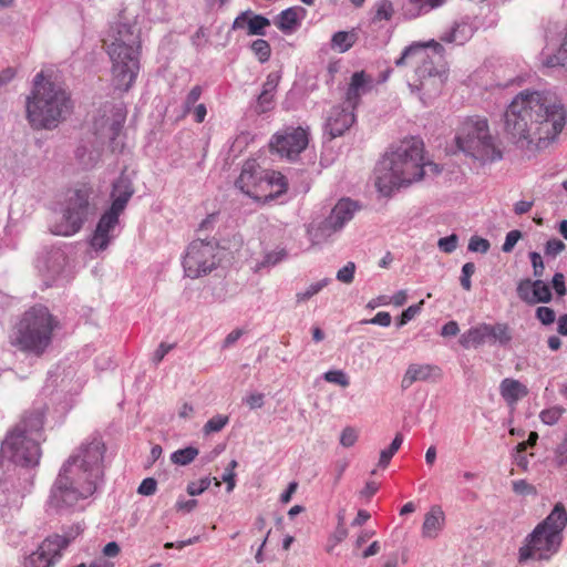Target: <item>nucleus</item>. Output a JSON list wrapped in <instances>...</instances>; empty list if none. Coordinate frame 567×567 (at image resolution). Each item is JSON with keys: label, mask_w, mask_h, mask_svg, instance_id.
<instances>
[{"label": "nucleus", "mask_w": 567, "mask_h": 567, "mask_svg": "<svg viewBox=\"0 0 567 567\" xmlns=\"http://www.w3.org/2000/svg\"><path fill=\"white\" fill-rule=\"evenodd\" d=\"M355 272V264L352 261H349L346 266H343L341 269L337 272V279L343 284H351L354 278Z\"/></svg>", "instance_id": "nucleus-47"}, {"label": "nucleus", "mask_w": 567, "mask_h": 567, "mask_svg": "<svg viewBox=\"0 0 567 567\" xmlns=\"http://www.w3.org/2000/svg\"><path fill=\"white\" fill-rule=\"evenodd\" d=\"M328 284V279L311 284L305 291H300L296 295L298 302H305L317 295Z\"/></svg>", "instance_id": "nucleus-40"}, {"label": "nucleus", "mask_w": 567, "mask_h": 567, "mask_svg": "<svg viewBox=\"0 0 567 567\" xmlns=\"http://www.w3.org/2000/svg\"><path fill=\"white\" fill-rule=\"evenodd\" d=\"M228 422L229 417L227 415L217 414L206 422L203 431L205 434L219 432L228 424Z\"/></svg>", "instance_id": "nucleus-39"}, {"label": "nucleus", "mask_w": 567, "mask_h": 567, "mask_svg": "<svg viewBox=\"0 0 567 567\" xmlns=\"http://www.w3.org/2000/svg\"><path fill=\"white\" fill-rule=\"evenodd\" d=\"M141 38L136 28L118 23L113 31V41L107 47L112 61V82L115 89L128 91L140 71Z\"/></svg>", "instance_id": "nucleus-6"}, {"label": "nucleus", "mask_w": 567, "mask_h": 567, "mask_svg": "<svg viewBox=\"0 0 567 567\" xmlns=\"http://www.w3.org/2000/svg\"><path fill=\"white\" fill-rule=\"evenodd\" d=\"M265 171H261L256 161H247L235 182L240 192L254 199H261L265 193Z\"/></svg>", "instance_id": "nucleus-16"}, {"label": "nucleus", "mask_w": 567, "mask_h": 567, "mask_svg": "<svg viewBox=\"0 0 567 567\" xmlns=\"http://www.w3.org/2000/svg\"><path fill=\"white\" fill-rule=\"evenodd\" d=\"M417 84H410L411 91L415 90L422 94L421 99L433 97L437 95L444 85L443 73L432 74L424 78H417Z\"/></svg>", "instance_id": "nucleus-26"}, {"label": "nucleus", "mask_w": 567, "mask_h": 567, "mask_svg": "<svg viewBox=\"0 0 567 567\" xmlns=\"http://www.w3.org/2000/svg\"><path fill=\"white\" fill-rule=\"evenodd\" d=\"M394 8L391 0H379L374 3L372 9V23H379L381 21H390L394 16Z\"/></svg>", "instance_id": "nucleus-29"}, {"label": "nucleus", "mask_w": 567, "mask_h": 567, "mask_svg": "<svg viewBox=\"0 0 567 567\" xmlns=\"http://www.w3.org/2000/svg\"><path fill=\"white\" fill-rule=\"evenodd\" d=\"M373 86L374 80L370 74L364 71L354 72L346 90L344 103L357 110L361 103V97L372 91Z\"/></svg>", "instance_id": "nucleus-20"}, {"label": "nucleus", "mask_w": 567, "mask_h": 567, "mask_svg": "<svg viewBox=\"0 0 567 567\" xmlns=\"http://www.w3.org/2000/svg\"><path fill=\"white\" fill-rule=\"evenodd\" d=\"M528 256L533 266L534 276L536 278H542L545 272V265L540 254H538L537 251H530Z\"/></svg>", "instance_id": "nucleus-50"}, {"label": "nucleus", "mask_w": 567, "mask_h": 567, "mask_svg": "<svg viewBox=\"0 0 567 567\" xmlns=\"http://www.w3.org/2000/svg\"><path fill=\"white\" fill-rule=\"evenodd\" d=\"M466 31L471 32V29L466 24H457L455 28L451 30L450 33L442 37V40L446 42H455L462 44L470 37V34L465 33Z\"/></svg>", "instance_id": "nucleus-37"}, {"label": "nucleus", "mask_w": 567, "mask_h": 567, "mask_svg": "<svg viewBox=\"0 0 567 567\" xmlns=\"http://www.w3.org/2000/svg\"><path fill=\"white\" fill-rule=\"evenodd\" d=\"M355 110L349 105L333 106L324 123V133L330 140L342 136L355 123Z\"/></svg>", "instance_id": "nucleus-18"}, {"label": "nucleus", "mask_w": 567, "mask_h": 567, "mask_svg": "<svg viewBox=\"0 0 567 567\" xmlns=\"http://www.w3.org/2000/svg\"><path fill=\"white\" fill-rule=\"evenodd\" d=\"M92 194L93 188L87 184L69 189L62 207V218L52 226L51 233L64 237L79 233L94 209Z\"/></svg>", "instance_id": "nucleus-9"}, {"label": "nucleus", "mask_w": 567, "mask_h": 567, "mask_svg": "<svg viewBox=\"0 0 567 567\" xmlns=\"http://www.w3.org/2000/svg\"><path fill=\"white\" fill-rule=\"evenodd\" d=\"M157 483L154 478L147 477L142 481L140 484L137 492L141 495L151 496L156 492Z\"/></svg>", "instance_id": "nucleus-55"}, {"label": "nucleus", "mask_w": 567, "mask_h": 567, "mask_svg": "<svg viewBox=\"0 0 567 567\" xmlns=\"http://www.w3.org/2000/svg\"><path fill=\"white\" fill-rule=\"evenodd\" d=\"M17 507V491H10L9 488L0 492V515L4 516L8 514V509Z\"/></svg>", "instance_id": "nucleus-38"}, {"label": "nucleus", "mask_w": 567, "mask_h": 567, "mask_svg": "<svg viewBox=\"0 0 567 567\" xmlns=\"http://www.w3.org/2000/svg\"><path fill=\"white\" fill-rule=\"evenodd\" d=\"M72 109L70 93L62 84L45 80L43 72L34 76L25 101L27 120L33 130H54L66 120Z\"/></svg>", "instance_id": "nucleus-5"}, {"label": "nucleus", "mask_w": 567, "mask_h": 567, "mask_svg": "<svg viewBox=\"0 0 567 567\" xmlns=\"http://www.w3.org/2000/svg\"><path fill=\"white\" fill-rule=\"evenodd\" d=\"M244 403L247 404L251 410L260 409L264 405V394L250 393L244 399Z\"/></svg>", "instance_id": "nucleus-59"}, {"label": "nucleus", "mask_w": 567, "mask_h": 567, "mask_svg": "<svg viewBox=\"0 0 567 567\" xmlns=\"http://www.w3.org/2000/svg\"><path fill=\"white\" fill-rule=\"evenodd\" d=\"M513 491L519 495H529L536 493L535 487L527 483L525 480L514 481Z\"/></svg>", "instance_id": "nucleus-56"}, {"label": "nucleus", "mask_w": 567, "mask_h": 567, "mask_svg": "<svg viewBox=\"0 0 567 567\" xmlns=\"http://www.w3.org/2000/svg\"><path fill=\"white\" fill-rule=\"evenodd\" d=\"M270 25L269 19L264 16L256 14L252 18L248 19V34L249 35H265V29Z\"/></svg>", "instance_id": "nucleus-33"}, {"label": "nucleus", "mask_w": 567, "mask_h": 567, "mask_svg": "<svg viewBox=\"0 0 567 567\" xmlns=\"http://www.w3.org/2000/svg\"><path fill=\"white\" fill-rule=\"evenodd\" d=\"M306 9L302 7H291L284 10L276 20V25L284 33H291L296 31L301 20L306 17Z\"/></svg>", "instance_id": "nucleus-25"}, {"label": "nucleus", "mask_w": 567, "mask_h": 567, "mask_svg": "<svg viewBox=\"0 0 567 567\" xmlns=\"http://www.w3.org/2000/svg\"><path fill=\"white\" fill-rule=\"evenodd\" d=\"M106 445L99 432L85 437L63 461L45 501L47 513L84 511L104 485Z\"/></svg>", "instance_id": "nucleus-1"}, {"label": "nucleus", "mask_w": 567, "mask_h": 567, "mask_svg": "<svg viewBox=\"0 0 567 567\" xmlns=\"http://www.w3.org/2000/svg\"><path fill=\"white\" fill-rule=\"evenodd\" d=\"M444 513L441 507H432L431 511L425 515L422 536L425 538H435L444 526Z\"/></svg>", "instance_id": "nucleus-28"}, {"label": "nucleus", "mask_w": 567, "mask_h": 567, "mask_svg": "<svg viewBox=\"0 0 567 567\" xmlns=\"http://www.w3.org/2000/svg\"><path fill=\"white\" fill-rule=\"evenodd\" d=\"M212 480L210 477L200 478L197 482H190L187 485V493L192 496L200 495L210 486Z\"/></svg>", "instance_id": "nucleus-48"}, {"label": "nucleus", "mask_w": 567, "mask_h": 567, "mask_svg": "<svg viewBox=\"0 0 567 567\" xmlns=\"http://www.w3.org/2000/svg\"><path fill=\"white\" fill-rule=\"evenodd\" d=\"M310 133L301 126H287L276 132L269 142V148L289 161H296L307 148Z\"/></svg>", "instance_id": "nucleus-15"}, {"label": "nucleus", "mask_w": 567, "mask_h": 567, "mask_svg": "<svg viewBox=\"0 0 567 567\" xmlns=\"http://www.w3.org/2000/svg\"><path fill=\"white\" fill-rule=\"evenodd\" d=\"M358 37L354 31H338L332 35L331 44L333 48L339 49L340 52H346L353 47Z\"/></svg>", "instance_id": "nucleus-30"}, {"label": "nucleus", "mask_w": 567, "mask_h": 567, "mask_svg": "<svg viewBox=\"0 0 567 567\" xmlns=\"http://www.w3.org/2000/svg\"><path fill=\"white\" fill-rule=\"evenodd\" d=\"M423 300L420 301L417 305H412L408 307L401 315L398 326L402 327L406 324L409 321H411L420 311L423 305Z\"/></svg>", "instance_id": "nucleus-51"}, {"label": "nucleus", "mask_w": 567, "mask_h": 567, "mask_svg": "<svg viewBox=\"0 0 567 567\" xmlns=\"http://www.w3.org/2000/svg\"><path fill=\"white\" fill-rule=\"evenodd\" d=\"M565 248L566 245L564 244V241L557 238H551L547 240L545 245V255L555 258L557 255L563 252Z\"/></svg>", "instance_id": "nucleus-49"}, {"label": "nucleus", "mask_w": 567, "mask_h": 567, "mask_svg": "<svg viewBox=\"0 0 567 567\" xmlns=\"http://www.w3.org/2000/svg\"><path fill=\"white\" fill-rule=\"evenodd\" d=\"M423 143L417 138L401 142L393 151L386 153L375 167V186L378 190L390 196L401 186L420 181L429 167L434 174L440 172L434 163H424Z\"/></svg>", "instance_id": "nucleus-3"}, {"label": "nucleus", "mask_w": 567, "mask_h": 567, "mask_svg": "<svg viewBox=\"0 0 567 567\" xmlns=\"http://www.w3.org/2000/svg\"><path fill=\"white\" fill-rule=\"evenodd\" d=\"M499 393L508 405L514 406L528 394V389L518 380L505 378L499 384Z\"/></svg>", "instance_id": "nucleus-24"}, {"label": "nucleus", "mask_w": 567, "mask_h": 567, "mask_svg": "<svg viewBox=\"0 0 567 567\" xmlns=\"http://www.w3.org/2000/svg\"><path fill=\"white\" fill-rule=\"evenodd\" d=\"M218 244L216 240H193L183 258V267L187 277L198 278L213 271L218 264Z\"/></svg>", "instance_id": "nucleus-13"}, {"label": "nucleus", "mask_w": 567, "mask_h": 567, "mask_svg": "<svg viewBox=\"0 0 567 567\" xmlns=\"http://www.w3.org/2000/svg\"><path fill=\"white\" fill-rule=\"evenodd\" d=\"M518 298L527 305L539 302L547 303L551 300V291L548 284L542 279H522L516 288Z\"/></svg>", "instance_id": "nucleus-19"}, {"label": "nucleus", "mask_w": 567, "mask_h": 567, "mask_svg": "<svg viewBox=\"0 0 567 567\" xmlns=\"http://www.w3.org/2000/svg\"><path fill=\"white\" fill-rule=\"evenodd\" d=\"M520 237H522V233L519 230L508 231L505 237V241L502 246V250L504 252H511L514 249L515 245L517 244V241L519 240Z\"/></svg>", "instance_id": "nucleus-54"}, {"label": "nucleus", "mask_w": 567, "mask_h": 567, "mask_svg": "<svg viewBox=\"0 0 567 567\" xmlns=\"http://www.w3.org/2000/svg\"><path fill=\"white\" fill-rule=\"evenodd\" d=\"M512 340L513 332L507 323H480L465 331L460 338V343L466 349L471 347L477 348L484 343L508 347Z\"/></svg>", "instance_id": "nucleus-14"}, {"label": "nucleus", "mask_w": 567, "mask_h": 567, "mask_svg": "<svg viewBox=\"0 0 567 567\" xmlns=\"http://www.w3.org/2000/svg\"><path fill=\"white\" fill-rule=\"evenodd\" d=\"M357 441V431L351 426L344 427L340 436V444L344 447H351L355 444Z\"/></svg>", "instance_id": "nucleus-53"}, {"label": "nucleus", "mask_w": 567, "mask_h": 567, "mask_svg": "<svg viewBox=\"0 0 567 567\" xmlns=\"http://www.w3.org/2000/svg\"><path fill=\"white\" fill-rule=\"evenodd\" d=\"M566 525L567 512L564 505L558 503L549 515L526 536L524 545L518 550V561L550 559L561 546L563 530Z\"/></svg>", "instance_id": "nucleus-8"}, {"label": "nucleus", "mask_w": 567, "mask_h": 567, "mask_svg": "<svg viewBox=\"0 0 567 567\" xmlns=\"http://www.w3.org/2000/svg\"><path fill=\"white\" fill-rule=\"evenodd\" d=\"M120 205H116L114 209H107L100 217L96 228L91 237L90 245L95 250H104L109 244L115 237L114 230L120 223V213L117 210Z\"/></svg>", "instance_id": "nucleus-17"}, {"label": "nucleus", "mask_w": 567, "mask_h": 567, "mask_svg": "<svg viewBox=\"0 0 567 567\" xmlns=\"http://www.w3.org/2000/svg\"><path fill=\"white\" fill-rule=\"evenodd\" d=\"M379 489V484L370 481L365 483V486L360 492L362 497H365L367 499H370Z\"/></svg>", "instance_id": "nucleus-64"}, {"label": "nucleus", "mask_w": 567, "mask_h": 567, "mask_svg": "<svg viewBox=\"0 0 567 567\" xmlns=\"http://www.w3.org/2000/svg\"><path fill=\"white\" fill-rule=\"evenodd\" d=\"M358 209V204L350 198L340 199L332 208L330 215L322 223V229L332 231L340 230L353 218Z\"/></svg>", "instance_id": "nucleus-21"}, {"label": "nucleus", "mask_w": 567, "mask_h": 567, "mask_svg": "<svg viewBox=\"0 0 567 567\" xmlns=\"http://www.w3.org/2000/svg\"><path fill=\"white\" fill-rule=\"evenodd\" d=\"M391 315L385 311L378 312L372 319L363 320L362 323L379 324L382 327H389L391 324Z\"/></svg>", "instance_id": "nucleus-57"}, {"label": "nucleus", "mask_w": 567, "mask_h": 567, "mask_svg": "<svg viewBox=\"0 0 567 567\" xmlns=\"http://www.w3.org/2000/svg\"><path fill=\"white\" fill-rule=\"evenodd\" d=\"M536 318L545 326H549L555 322L556 313L551 308L538 307L536 309Z\"/></svg>", "instance_id": "nucleus-52"}, {"label": "nucleus", "mask_w": 567, "mask_h": 567, "mask_svg": "<svg viewBox=\"0 0 567 567\" xmlns=\"http://www.w3.org/2000/svg\"><path fill=\"white\" fill-rule=\"evenodd\" d=\"M173 348L174 344L162 342L153 354V362L157 365Z\"/></svg>", "instance_id": "nucleus-61"}, {"label": "nucleus", "mask_w": 567, "mask_h": 567, "mask_svg": "<svg viewBox=\"0 0 567 567\" xmlns=\"http://www.w3.org/2000/svg\"><path fill=\"white\" fill-rule=\"evenodd\" d=\"M460 151L486 163L502 158V153L494 145L485 118H470L462 124L460 133L455 136Z\"/></svg>", "instance_id": "nucleus-10"}, {"label": "nucleus", "mask_w": 567, "mask_h": 567, "mask_svg": "<svg viewBox=\"0 0 567 567\" xmlns=\"http://www.w3.org/2000/svg\"><path fill=\"white\" fill-rule=\"evenodd\" d=\"M565 126L561 105L550 103L537 91L517 94L505 112V132L519 148L553 141Z\"/></svg>", "instance_id": "nucleus-2"}, {"label": "nucleus", "mask_w": 567, "mask_h": 567, "mask_svg": "<svg viewBox=\"0 0 567 567\" xmlns=\"http://www.w3.org/2000/svg\"><path fill=\"white\" fill-rule=\"evenodd\" d=\"M440 368L433 364H415L412 363L408 367L401 386L409 389L414 382L427 381L435 375H440Z\"/></svg>", "instance_id": "nucleus-22"}, {"label": "nucleus", "mask_w": 567, "mask_h": 567, "mask_svg": "<svg viewBox=\"0 0 567 567\" xmlns=\"http://www.w3.org/2000/svg\"><path fill=\"white\" fill-rule=\"evenodd\" d=\"M45 414L44 405L25 410L8 430L1 443L0 456L20 466H37L42 455L41 443L45 441Z\"/></svg>", "instance_id": "nucleus-4"}, {"label": "nucleus", "mask_w": 567, "mask_h": 567, "mask_svg": "<svg viewBox=\"0 0 567 567\" xmlns=\"http://www.w3.org/2000/svg\"><path fill=\"white\" fill-rule=\"evenodd\" d=\"M288 183L280 172L270 171L265 173V200L274 199L287 192Z\"/></svg>", "instance_id": "nucleus-27"}, {"label": "nucleus", "mask_w": 567, "mask_h": 567, "mask_svg": "<svg viewBox=\"0 0 567 567\" xmlns=\"http://www.w3.org/2000/svg\"><path fill=\"white\" fill-rule=\"evenodd\" d=\"M274 99L275 95L261 91L256 101L255 112L257 114H264L270 111L274 107Z\"/></svg>", "instance_id": "nucleus-41"}, {"label": "nucleus", "mask_w": 567, "mask_h": 567, "mask_svg": "<svg viewBox=\"0 0 567 567\" xmlns=\"http://www.w3.org/2000/svg\"><path fill=\"white\" fill-rule=\"evenodd\" d=\"M551 286L556 291L557 296L563 297L567 293L565 286V276L561 272H556L551 280Z\"/></svg>", "instance_id": "nucleus-58"}, {"label": "nucleus", "mask_w": 567, "mask_h": 567, "mask_svg": "<svg viewBox=\"0 0 567 567\" xmlns=\"http://www.w3.org/2000/svg\"><path fill=\"white\" fill-rule=\"evenodd\" d=\"M409 1L411 3L417 4L420 7V9H425V12H427L432 9L441 7L442 4H444V2L446 0H409Z\"/></svg>", "instance_id": "nucleus-60"}, {"label": "nucleus", "mask_w": 567, "mask_h": 567, "mask_svg": "<svg viewBox=\"0 0 567 567\" xmlns=\"http://www.w3.org/2000/svg\"><path fill=\"white\" fill-rule=\"evenodd\" d=\"M84 527L73 524L62 528V534L47 536L38 548L24 557L23 567H54L64 550L83 533Z\"/></svg>", "instance_id": "nucleus-11"}, {"label": "nucleus", "mask_w": 567, "mask_h": 567, "mask_svg": "<svg viewBox=\"0 0 567 567\" xmlns=\"http://www.w3.org/2000/svg\"><path fill=\"white\" fill-rule=\"evenodd\" d=\"M134 193L131 181L127 177L121 176L113 183V189L111 193L112 205L110 209H114L116 205H120L117 213L122 214Z\"/></svg>", "instance_id": "nucleus-23"}, {"label": "nucleus", "mask_w": 567, "mask_h": 567, "mask_svg": "<svg viewBox=\"0 0 567 567\" xmlns=\"http://www.w3.org/2000/svg\"><path fill=\"white\" fill-rule=\"evenodd\" d=\"M288 257V252L285 248L269 251L265 255L264 259L256 265V270L264 268H271L285 260Z\"/></svg>", "instance_id": "nucleus-31"}, {"label": "nucleus", "mask_w": 567, "mask_h": 567, "mask_svg": "<svg viewBox=\"0 0 567 567\" xmlns=\"http://www.w3.org/2000/svg\"><path fill=\"white\" fill-rule=\"evenodd\" d=\"M197 455H198V450L196 447L188 446V447L175 451L171 455V460L174 464L187 465V464L192 463L196 458Z\"/></svg>", "instance_id": "nucleus-32"}, {"label": "nucleus", "mask_w": 567, "mask_h": 567, "mask_svg": "<svg viewBox=\"0 0 567 567\" xmlns=\"http://www.w3.org/2000/svg\"><path fill=\"white\" fill-rule=\"evenodd\" d=\"M123 124H124L123 118L122 120H113L110 123L107 136L110 140V147H111L112 152L120 151L123 146V145H120L116 141L123 130Z\"/></svg>", "instance_id": "nucleus-34"}, {"label": "nucleus", "mask_w": 567, "mask_h": 567, "mask_svg": "<svg viewBox=\"0 0 567 567\" xmlns=\"http://www.w3.org/2000/svg\"><path fill=\"white\" fill-rule=\"evenodd\" d=\"M491 248L487 239L480 236H472L468 243V250L473 252L486 254Z\"/></svg>", "instance_id": "nucleus-43"}, {"label": "nucleus", "mask_w": 567, "mask_h": 567, "mask_svg": "<svg viewBox=\"0 0 567 567\" xmlns=\"http://www.w3.org/2000/svg\"><path fill=\"white\" fill-rule=\"evenodd\" d=\"M460 332V328L456 321L446 322L441 330L443 337H454Z\"/></svg>", "instance_id": "nucleus-63"}, {"label": "nucleus", "mask_w": 567, "mask_h": 567, "mask_svg": "<svg viewBox=\"0 0 567 567\" xmlns=\"http://www.w3.org/2000/svg\"><path fill=\"white\" fill-rule=\"evenodd\" d=\"M278 81L279 78L276 74L270 73L262 85V92L275 95L276 89L278 86Z\"/></svg>", "instance_id": "nucleus-62"}, {"label": "nucleus", "mask_w": 567, "mask_h": 567, "mask_svg": "<svg viewBox=\"0 0 567 567\" xmlns=\"http://www.w3.org/2000/svg\"><path fill=\"white\" fill-rule=\"evenodd\" d=\"M475 265L473 262H466L462 267V275L460 278L461 286L464 290L470 291L472 288L471 277L475 272Z\"/></svg>", "instance_id": "nucleus-46"}, {"label": "nucleus", "mask_w": 567, "mask_h": 567, "mask_svg": "<svg viewBox=\"0 0 567 567\" xmlns=\"http://www.w3.org/2000/svg\"><path fill=\"white\" fill-rule=\"evenodd\" d=\"M59 320L50 310L37 305L27 310L10 333V343L20 351L41 357L53 340Z\"/></svg>", "instance_id": "nucleus-7"}, {"label": "nucleus", "mask_w": 567, "mask_h": 567, "mask_svg": "<svg viewBox=\"0 0 567 567\" xmlns=\"http://www.w3.org/2000/svg\"><path fill=\"white\" fill-rule=\"evenodd\" d=\"M458 237L455 234H452L446 237H442L437 241V247L441 251L445 254H451L457 248Z\"/></svg>", "instance_id": "nucleus-45"}, {"label": "nucleus", "mask_w": 567, "mask_h": 567, "mask_svg": "<svg viewBox=\"0 0 567 567\" xmlns=\"http://www.w3.org/2000/svg\"><path fill=\"white\" fill-rule=\"evenodd\" d=\"M442 56L443 47L439 42H414L403 50L400 58L394 61V64L396 66L415 64V75L417 78H424L441 73L436 68V63Z\"/></svg>", "instance_id": "nucleus-12"}, {"label": "nucleus", "mask_w": 567, "mask_h": 567, "mask_svg": "<svg viewBox=\"0 0 567 567\" xmlns=\"http://www.w3.org/2000/svg\"><path fill=\"white\" fill-rule=\"evenodd\" d=\"M251 51L257 56L259 62L265 63L270 59L271 48L270 44L264 39L255 40L250 45Z\"/></svg>", "instance_id": "nucleus-35"}, {"label": "nucleus", "mask_w": 567, "mask_h": 567, "mask_svg": "<svg viewBox=\"0 0 567 567\" xmlns=\"http://www.w3.org/2000/svg\"><path fill=\"white\" fill-rule=\"evenodd\" d=\"M564 413L565 409L563 406L555 405L543 410L539 413V419L546 425H555L560 420Z\"/></svg>", "instance_id": "nucleus-36"}, {"label": "nucleus", "mask_w": 567, "mask_h": 567, "mask_svg": "<svg viewBox=\"0 0 567 567\" xmlns=\"http://www.w3.org/2000/svg\"><path fill=\"white\" fill-rule=\"evenodd\" d=\"M202 86L200 85H195L190 91L189 93L187 94L185 101H184V104H183V107H184V113L187 114L192 111V109L195 106V104L197 103V101L199 100L200 95H202Z\"/></svg>", "instance_id": "nucleus-44"}, {"label": "nucleus", "mask_w": 567, "mask_h": 567, "mask_svg": "<svg viewBox=\"0 0 567 567\" xmlns=\"http://www.w3.org/2000/svg\"><path fill=\"white\" fill-rule=\"evenodd\" d=\"M323 378L327 382L334 383L343 388H347L350 384L349 378L341 370H330L323 374Z\"/></svg>", "instance_id": "nucleus-42"}]
</instances>
